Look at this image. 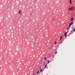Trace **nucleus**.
Here are the masks:
<instances>
[{"label": "nucleus", "instance_id": "1", "mask_svg": "<svg viewBox=\"0 0 75 75\" xmlns=\"http://www.w3.org/2000/svg\"><path fill=\"white\" fill-rule=\"evenodd\" d=\"M71 9L72 11H73L74 10V8L73 7H72L71 8Z\"/></svg>", "mask_w": 75, "mask_h": 75}, {"label": "nucleus", "instance_id": "2", "mask_svg": "<svg viewBox=\"0 0 75 75\" xmlns=\"http://www.w3.org/2000/svg\"><path fill=\"white\" fill-rule=\"evenodd\" d=\"M21 10L19 11V14H21Z\"/></svg>", "mask_w": 75, "mask_h": 75}, {"label": "nucleus", "instance_id": "3", "mask_svg": "<svg viewBox=\"0 0 75 75\" xmlns=\"http://www.w3.org/2000/svg\"><path fill=\"white\" fill-rule=\"evenodd\" d=\"M69 3L70 4H71V3H72V1H71V0H70Z\"/></svg>", "mask_w": 75, "mask_h": 75}, {"label": "nucleus", "instance_id": "4", "mask_svg": "<svg viewBox=\"0 0 75 75\" xmlns=\"http://www.w3.org/2000/svg\"><path fill=\"white\" fill-rule=\"evenodd\" d=\"M73 20H74V19L73 18H71V21H72Z\"/></svg>", "mask_w": 75, "mask_h": 75}, {"label": "nucleus", "instance_id": "5", "mask_svg": "<svg viewBox=\"0 0 75 75\" xmlns=\"http://www.w3.org/2000/svg\"><path fill=\"white\" fill-rule=\"evenodd\" d=\"M62 36H61L60 37V40H61L62 39Z\"/></svg>", "mask_w": 75, "mask_h": 75}, {"label": "nucleus", "instance_id": "6", "mask_svg": "<svg viewBox=\"0 0 75 75\" xmlns=\"http://www.w3.org/2000/svg\"><path fill=\"white\" fill-rule=\"evenodd\" d=\"M44 59L45 60H47V57H45L44 58Z\"/></svg>", "mask_w": 75, "mask_h": 75}, {"label": "nucleus", "instance_id": "7", "mask_svg": "<svg viewBox=\"0 0 75 75\" xmlns=\"http://www.w3.org/2000/svg\"><path fill=\"white\" fill-rule=\"evenodd\" d=\"M47 67V64H46L45 66V68H46V67Z\"/></svg>", "mask_w": 75, "mask_h": 75}, {"label": "nucleus", "instance_id": "8", "mask_svg": "<svg viewBox=\"0 0 75 75\" xmlns=\"http://www.w3.org/2000/svg\"><path fill=\"white\" fill-rule=\"evenodd\" d=\"M71 23H70L69 25V27H71Z\"/></svg>", "mask_w": 75, "mask_h": 75}, {"label": "nucleus", "instance_id": "9", "mask_svg": "<svg viewBox=\"0 0 75 75\" xmlns=\"http://www.w3.org/2000/svg\"><path fill=\"white\" fill-rule=\"evenodd\" d=\"M67 32H66L64 34V35H67Z\"/></svg>", "mask_w": 75, "mask_h": 75}, {"label": "nucleus", "instance_id": "10", "mask_svg": "<svg viewBox=\"0 0 75 75\" xmlns=\"http://www.w3.org/2000/svg\"><path fill=\"white\" fill-rule=\"evenodd\" d=\"M71 25H72L73 24V23L72 22H71Z\"/></svg>", "mask_w": 75, "mask_h": 75}, {"label": "nucleus", "instance_id": "11", "mask_svg": "<svg viewBox=\"0 0 75 75\" xmlns=\"http://www.w3.org/2000/svg\"><path fill=\"white\" fill-rule=\"evenodd\" d=\"M49 63H50V61H48L47 63H48V64H49Z\"/></svg>", "mask_w": 75, "mask_h": 75}, {"label": "nucleus", "instance_id": "12", "mask_svg": "<svg viewBox=\"0 0 75 75\" xmlns=\"http://www.w3.org/2000/svg\"><path fill=\"white\" fill-rule=\"evenodd\" d=\"M57 54V52H55V54Z\"/></svg>", "mask_w": 75, "mask_h": 75}, {"label": "nucleus", "instance_id": "13", "mask_svg": "<svg viewBox=\"0 0 75 75\" xmlns=\"http://www.w3.org/2000/svg\"><path fill=\"white\" fill-rule=\"evenodd\" d=\"M38 73H39V71H38L37 72V74H38Z\"/></svg>", "mask_w": 75, "mask_h": 75}, {"label": "nucleus", "instance_id": "14", "mask_svg": "<svg viewBox=\"0 0 75 75\" xmlns=\"http://www.w3.org/2000/svg\"><path fill=\"white\" fill-rule=\"evenodd\" d=\"M56 43H57V42H54V44H56Z\"/></svg>", "mask_w": 75, "mask_h": 75}, {"label": "nucleus", "instance_id": "15", "mask_svg": "<svg viewBox=\"0 0 75 75\" xmlns=\"http://www.w3.org/2000/svg\"><path fill=\"white\" fill-rule=\"evenodd\" d=\"M69 11H70V10H71V8H69Z\"/></svg>", "mask_w": 75, "mask_h": 75}, {"label": "nucleus", "instance_id": "16", "mask_svg": "<svg viewBox=\"0 0 75 75\" xmlns=\"http://www.w3.org/2000/svg\"><path fill=\"white\" fill-rule=\"evenodd\" d=\"M42 70H41L40 71V72H42Z\"/></svg>", "mask_w": 75, "mask_h": 75}, {"label": "nucleus", "instance_id": "17", "mask_svg": "<svg viewBox=\"0 0 75 75\" xmlns=\"http://www.w3.org/2000/svg\"><path fill=\"white\" fill-rule=\"evenodd\" d=\"M74 32H75V29H74Z\"/></svg>", "mask_w": 75, "mask_h": 75}, {"label": "nucleus", "instance_id": "18", "mask_svg": "<svg viewBox=\"0 0 75 75\" xmlns=\"http://www.w3.org/2000/svg\"><path fill=\"white\" fill-rule=\"evenodd\" d=\"M69 27L67 28V29H69Z\"/></svg>", "mask_w": 75, "mask_h": 75}, {"label": "nucleus", "instance_id": "19", "mask_svg": "<svg viewBox=\"0 0 75 75\" xmlns=\"http://www.w3.org/2000/svg\"><path fill=\"white\" fill-rule=\"evenodd\" d=\"M65 35V37H67V35Z\"/></svg>", "mask_w": 75, "mask_h": 75}, {"label": "nucleus", "instance_id": "20", "mask_svg": "<svg viewBox=\"0 0 75 75\" xmlns=\"http://www.w3.org/2000/svg\"><path fill=\"white\" fill-rule=\"evenodd\" d=\"M62 43V42H60V44H61Z\"/></svg>", "mask_w": 75, "mask_h": 75}, {"label": "nucleus", "instance_id": "21", "mask_svg": "<svg viewBox=\"0 0 75 75\" xmlns=\"http://www.w3.org/2000/svg\"><path fill=\"white\" fill-rule=\"evenodd\" d=\"M44 64H45V63H44Z\"/></svg>", "mask_w": 75, "mask_h": 75}, {"label": "nucleus", "instance_id": "22", "mask_svg": "<svg viewBox=\"0 0 75 75\" xmlns=\"http://www.w3.org/2000/svg\"><path fill=\"white\" fill-rule=\"evenodd\" d=\"M74 29H73V30H74Z\"/></svg>", "mask_w": 75, "mask_h": 75}]
</instances>
